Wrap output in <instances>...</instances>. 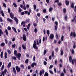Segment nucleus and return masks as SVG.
Here are the masks:
<instances>
[{
    "mask_svg": "<svg viewBox=\"0 0 76 76\" xmlns=\"http://www.w3.org/2000/svg\"><path fill=\"white\" fill-rule=\"evenodd\" d=\"M22 47L24 50H25V49H26V47H25L24 45L23 44L22 45Z\"/></svg>",
    "mask_w": 76,
    "mask_h": 76,
    "instance_id": "obj_34",
    "label": "nucleus"
},
{
    "mask_svg": "<svg viewBox=\"0 0 76 76\" xmlns=\"http://www.w3.org/2000/svg\"><path fill=\"white\" fill-rule=\"evenodd\" d=\"M3 4V6L4 7H6V4H5L4 3Z\"/></svg>",
    "mask_w": 76,
    "mask_h": 76,
    "instance_id": "obj_48",
    "label": "nucleus"
},
{
    "mask_svg": "<svg viewBox=\"0 0 76 76\" xmlns=\"http://www.w3.org/2000/svg\"><path fill=\"white\" fill-rule=\"evenodd\" d=\"M14 54L16 56V58L19 60H20V57H21V54L20 53H17V50H15L14 52Z\"/></svg>",
    "mask_w": 76,
    "mask_h": 76,
    "instance_id": "obj_1",
    "label": "nucleus"
},
{
    "mask_svg": "<svg viewBox=\"0 0 76 76\" xmlns=\"http://www.w3.org/2000/svg\"><path fill=\"white\" fill-rule=\"evenodd\" d=\"M12 29L16 33H17V31H16V29L15 28V27H12Z\"/></svg>",
    "mask_w": 76,
    "mask_h": 76,
    "instance_id": "obj_16",
    "label": "nucleus"
},
{
    "mask_svg": "<svg viewBox=\"0 0 76 76\" xmlns=\"http://www.w3.org/2000/svg\"><path fill=\"white\" fill-rule=\"evenodd\" d=\"M44 72H45V71L44 70H42H42L40 71L39 73V75L40 76H42V74H44Z\"/></svg>",
    "mask_w": 76,
    "mask_h": 76,
    "instance_id": "obj_10",
    "label": "nucleus"
},
{
    "mask_svg": "<svg viewBox=\"0 0 76 76\" xmlns=\"http://www.w3.org/2000/svg\"><path fill=\"white\" fill-rule=\"evenodd\" d=\"M44 76H48V73L47 72H46L44 75Z\"/></svg>",
    "mask_w": 76,
    "mask_h": 76,
    "instance_id": "obj_33",
    "label": "nucleus"
},
{
    "mask_svg": "<svg viewBox=\"0 0 76 76\" xmlns=\"http://www.w3.org/2000/svg\"><path fill=\"white\" fill-rule=\"evenodd\" d=\"M56 39H58V35L57 33L56 34Z\"/></svg>",
    "mask_w": 76,
    "mask_h": 76,
    "instance_id": "obj_49",
    "label": "nucleus"
},
{
    "mask_svg": "<svg viewBox=\"0 0 76 76\" xmlns=\"http://www.w3.org/2000/svg\"><path fill=\"white\" fill-rule=\"evenodd\" d=\"M21 47H19L18 48V50L19 51H21Z\"/></svg>",
    "mask_w": 76,
    "mask_h": 76,
    "instance_id": "obj_61",
    "label": "nucleus"
},
{
    "mask_svg": "<svg viewBox=\"0 0 76 76\" xmlns=\"http://www.w3.org/2000/svg\"><path fill=\"white\" fill-rule=\"evenodd\" d=\"M39 39H40L39 40V44L41 43V36H39Z\"/></svg>",
    "mask_w": 76,
    "mask_h": 76,
    "instance_id": "obj_15",
    "label": "nucleus"
},
{
    "mask_svg": "<svg viewBox=\"0 0 76 76\" xmlns=\"http://www.w3.org/2000/svg\"><path fill=\"white\" fill-rule=\"evenodd\" d=\"M0 12L1 13L2 16L4 17V12H3V11H1Z\"/></svg>",
    "mask_w": 76,
    "mask_h": 76,
    "instance_id": "obj_21",
    "label": "nucleus"
},
{
    "mask_svg": "<svg viewBox=\"0 0 76 76\" xmlns=\"http://www.w3.org/2000/svg\"><path fill=\"white\" fill-rule=\"evenodd\" d=\"M47 53V50H45L43 52V55L44 56H45V54H46V53Z\"/></svg>",
    "mask_w": 76,
    "mask_h": 76,
    "instance_id": "obj_29",
    "label": "nucleus"
},
{
    "mask_svg": "<svg viewBox=\"0 0 76 76\" xmlns=\"http://www.w3.org/2000/svg\"><path fill=\"white\" fill-rule=\"evenodd\" d=\"M53 7H50L49 10V12H51V11L53 10Z\"/></svg>",
    "mask_w": 76,
    "mask_h": 76,
    "instance_id": "obj_30",
    "label": "nucleus"
},
{
    "mask_svg": "<svg viewBox=\"0 0 76 76\" xmlns=\"http://www.w3.org/2000/svg\"><path fill=\"white\" fill-rule=\"evenodd\" d=\"M20 67H22L23 69H24L25 67L24 66V65H21Z\"/></svg>",
    "mask_w": 76,
    "mask_h": 76,
    "instance_id": "obj_60",
    "label": "nucleus"
},
{
    "mask_svg": "<svg viewBox=\"0 0 76 76\" xmlns=\"http://www.w3.org/2000/svg\"><path fill=\"white\" fill-rule=\"evenodd\" d=\"M43 12L44 13H45L47 12V10L45 9H43Z\"/></svg>",
    "mask_w": 76,
    "mask_h": 76,
    "instance_id": "obj_36",
    "label": "nucleus"
},
{
    "mask_svg": "<svg viewBox=\"0 0 76 76\" xmlns=\"http://www.w3.org/2000/svg\"><path fill=\"white\" fill-rule=\"evenodd\" d=\"M33 48L35 49V50H38V48L37 46V42L35 41H34V43L33 45Z\"/></svg>",
    "mask_w": 76,
    "mask_h": 76,
    "instance_id": "obj_3",
    "label": "nucleus"
},
{
    "mask_svg": "<svg viewBox=\"0 0 76 76\" xmlns=\"http://www.w3.org/2000/svg\"><path fill=\"white\" fill-rule=\"evenodd\" d=\"M52 67H53V65H50V66L49 68V69H52Z\"/></svg>",
    "mask_w": 76,
    "mask_h": 76,
    "instance_id": "obj_62",
    "label": "nucleus"
},
{
    "mask_svg": "<svg viewBox=\"0 0 76 76\" xmlns=\"http://www.w3.org/2000/svg\"><path fill=\"white\" fill-rule=\"evenodd\" d=\"M60 52H61V56H63L64 54L63 50L61 49L60 50Z\"/></svg>",
    "mask_w": 76,
    "mask_h": 76,
    "instance_id": "obj_18",
    "label": "nucleus"
},
{
    "mask_svg": "<svg viewBox=\"0 0 76 76\" xmlns=\"http://www.w3.org/2000/svg\"><path fill=\"white\" fill-rule=\"evenodd\" d=\"M23 39L24 41H26V35H25V34H23Z\"/></svg>",
    "mask_w": 76,
    "mask_h": 76,
    "instance_id": "obj_7",
    "label": "nucleus"
},
{
    "mask_svg": "<svg viewBox=\"0 0 76 76\" xmlns=\"http://www.w3.org/2000/svg\"><path fill=\"white\" fill-rule=\"evenodd\" d=\"M4 65H3L1 66V70H3V69H4Z\"/></svg>",
    "mask_w": 76,
    "mask_h": 76,
    "instance_id": "obj_37",
    "label": "nucleus"
},
{
    "mask_svg": "<svg viewBox=\"0 0 76 76\" xmlns=\"http://www.w3.org/2000/svg\"><path fill=\"white\" fill-rule=\"evenodd\" d=\"M24 31H26V32H28V29H27V28H24Z\"/></svg>",
    "mask_w": 76,
    "mask_h": 76,
    "instance_id": "obj_63",
    "label": "nucleus"
},
{
    "mask_svg": "<svg viewBox=\"0 0 76 76\" xmlns=\"http://www.w3.org/2000/svg\"><path fill=\"white\" fill-rule=\"evenodd\" d=\"M74 61L75 63V66H76V59H72V64L74 65Z\"/></svg>",
    "mask_w": 76,
    "mask_h": 76,
    "instance_id": "obj_8",
    "label": "nucleus"
},
{
    "mask_svg": "<svg viewBox=\"0 0 76 76\" xmlns=\"http://www.w3.org/2000/svg\"><path fill=\"white\" fill-rule=\"evenodd\" d=\"M73 48L74 49H75V48H76V45H75V42H74Z\"/></svg>",
    "mask_w": 76,
    "mask_h": 76,
    "instance_id": "obj_47",
    "label": "nucleus"
},
{
    "mask_svg": "<svg viewBox=\"0 0 76 76\" xmlns=\"http://www.w3.org/2000/svg\"><path fill=\"white\" fill-rule=\"evenodd\" d=\"M28 62H29V59H26V60L25 61V63H26V64L28 63Z\"/></svg>",
    "mask_w": 76,
    "mask_h": 76,
    "instance_id": "obj_40",
    "label": "nucleus"
},
{
    "mask_svg": "<svg viewBox=\"0 0 76 76\" xmlns=\"http://www.w3.org/2000/svg\"><path fill=\"white\" fill-rule=\"evenodd\" d=\"M7 57V52H5L4 53V58L6 59Z\"/></svg>",
    "mask_w": 76,
    "mask_h": 76,
    "instance_id": "obj_24",
    "label": "nucleus"
},
{
    "mask_svg": "<svg viewBox=\"0 0 76 76\" xmlns=\"http://www.w3.org/2000/svg\"><path fill=\"white\" fill-rule=\"evenodd\" d=\"M3 34V31L1 30V29H0V36H1V34Z\"/></svg>",
    "mask_w": 76,
    "mask_h": 76,
    "instance_id": "obj_25",
    "label": "nucleus"
},
{
    "mask_svg": "<svg viewBox=\"0 0 76 76\" xmlns=\"http://www.w3.org/2000/svg\"><path fill=\"white\" fill-rule=\"evenodd\" d=\"M63 12L64 13H66V8H64L63 9Z\"/></svg>",
    "mask_w": 76,
    "mask_h": 76,
    "instance_id": "obj_38",
    "label": "nucleus"
},
{
    "mask_svg": "<svg viewBox=\"0 0 76 76\" xmlns=\"http://www.w3.org/2000/svg\"><path fill=\"white\" fill-rule=\"evenodd\" d=\"M10 16L11 19H14V14H13L11 12L10 14Z\"/></svg>",
    "mask_w": 76,
    "mask_h": 76,
    "instance_id": "obj_13",
    "label": "nucleus"
},
{
    "mask_svg": "<svg viewBox=\"0 0 76 76\" xmlns=\"http://www.w3.org/2000/svg\"><path fill=\"white\" fill-rule=\"evenodd\" d=\"M15 68L17 71V72H20V68L18 66H16Z\"/></svg>",
    "mask_w": 76,
    "mask_h": 76,
    "instance_id": "obj_5",
    "label": "nucleus"
},
{
    "mask_svg": "<svg viewBox=\"0 0 76 76\" xmlns=\"http://www.w3.org/2000/svg\"><path fill=\"white\" fill-rule=\"evenodd\" d=\"M54 51H53L52 53V57H53L54 56Z\"/></svg>",
    "mask_w": 76,
    "mask_h": 76,
    "instance_id": "obj_58",
    "label": "nucleus"
},
{
    "mask_svg": "<svg viewBox=\"0 0 76 76\" xmlns=\"http://www.w3.org/2000/svg\"><path fill=\"white\" fill-rule=\"evenodd\" d=\"M75 9H74V12L76 13V6H75Z\"/></svg>",
    "mask_w": 76,
    "mask_h": 76,
    "instance_id": "obj_64",
    "label": "nucleus"
},
{
    "mask_svg": "<svg viewBox=\"0 0 76 76\" xmlns=\"http://www.w3.org/2000/svg\"><path fill=\"white\" fill-rule=\"evenodd\" d=\"M71 7L72 8H73L74 7V4L73 3H72L71 5Z\"/></svg>",
    "mask_w": 76,
    "mask_h": 76,
    "instance_id": "obj_42",
    "label": "nucleus"
},
{
    "mask_svg": "<svg viewBox=\"0 0 76 76\" xmlns=\"http://www.w3.org/2000/svg\"><path fill=\"white\" fill-rule=\"evenodd\" d=\"M49 37L50 39H53V38H54V34H51Z\"/></svg>",
    "mask_w": 76,
    "mask_h": 76,
    "instance_id": "obj_14",
    "label": "nucleus"
},
{
    "mask_svg": "<svg viewBox=\"0 0 76 76\" xmlns=\"http://www.w3.org/2000/svg\"><path fill=\"white\" fill-rule=\"evenodd\" d=\"M66 6H69L70 4V2L68 0H66L65 1Z\"/></svg>",
    "mask_w": 76,
    "mask_h": 76,
    "instance_id": "obj_12",
    "label": "nucleus"
},
{
    "mask_svg": "<svg viewBox=\"0 0 76 76\" xmlns=\"http://www.w3.org/2000/svg\"><path fill=\"white\" fill-rule=\"evenodd\" d=\"M14 20H15L16 24H18V19L16 17H15L14 18Z\"/></svg>",
    "mask_w": 76,
    "mask_h": 76,
    "instance_id": "obj_11",
    "label": "nucleus"
},
{
    "mask_svg": "<svg viewBox=\"0 0 76 76\" xmlns=\"http://www.w3.org/2000/svg\"><path fill=\"white\" fill-rule=\"evenodd\" d=\"M7 10L8 13H10V8H8Z\"/></svg>",
    "mask_w": 76,
    "mask_h": 76,
    "instance_id": "obj_56",
    "label": "nucleus"
},
{
    "mask_svg": "<svg viewBox=\"0 0 76 76\" xmlns=\"http://www.w3.org/2000/svg\"><path fill=\"white\" fill-rule=\"evenodd\" d=\"M46 33L48 34V37L50 35V31L49 30H47Z\"/></svg>",
    "mask_w": 76,
    "mask_h": 76,
    "instance_id": "obj_32",
    "label": "nucleus"
},
{
    "mask_svg": "<svg viewBox=\"0 0 76 76\" xmlns=\"http://www.w3.org/2000/svg\"><path fill=\"white\" fill-rule=\"evenodd\" d=\"M34 8V10H36V5L34 4L33 6Z\"/></svg>",
    "mask_w": 76,
    "mask_h": 76,
    "instance_id": "obj_52",
    "label": "nucleus"
},
{
    "mask_svg": "<svg viewBox=\"0 0 76 76\" xmlns=\"http://www.w3.org/2000/svg\"><path fill=\"white\" fill-rule=\"evenodd\" d=\"M55 51L56 53H57L58 52V48H56L55 49Z\"/></svg>",
    "mask_w": 76,
    "mask_h": 76,
    "instance_id": "obj_57",
    "label": "nucleus"
},
{
    "mask_svg": "<svg viewBox=\"0 0 76 76\" xmlns=\"http://www.w3.org/2000/svg\"><path fill=\"white\" fill-rule=\"evenodd\" d=\"M5 31L6 35H9V33L8 32V31H7V29H6L5 30Z\"/></svg>",
    "mask_w": 76,
    "mask_h": 76,
    "instance_id": "obj_27",
    "label": "nucleus"
},
{
    "mask_svg": "<svg viewBox=\"0 0 76 76\" xmlns=\"http://www.w3.org/2000/svg\"><path fill=\"white\" fill-rule=\"evenodd\" d=\"M3 51H2L1 53V58H3Z\"/></svg>",
    "mask_w": 76,
    "mask_h": 76,
    "instance_id": "obj_26",
    "label": "nucleus"
},
{
    "mask_svg": "<svg viewBox=\"0 0 76 76\" xmlns=\"http://www.w3.org/2000/svg\"><path fill=\"white\" fill-rule=\"evenodd\" d=\"M13 59L15 60H16V58L15 56H14L12 58V60H13Z\"/></svg>",
    "mask_w": 76,
    "mask_h": 76,
    "instance_id": "obj_44",
    "label": "nucleus"
},
{
    "mask_svg": "<svg viewBox=\"0 0 76 76\" xmlns=\"http://www.w3.org/2000/svg\"><path fill=\"white\" fill-rule=\"evenodd\" d=\"M15 47H16V44H14V45H12V48H15Z\"/></svg>",
    "mask_w": 76,
    "mask_h": 76,
    "instance_id": "obj_41",
    "label": "nucleus"
},
{
    "mask_svg": "<svg viewBox=\"0 0 76 76\" xmlns=\"http://www.w3.org/2000/svg\"><path fill=\"white\" fill-rule=\"evenodd\" d=\"M29 21H30V19H26L25 20V21H23L21 23V25H23V27H25V23H29Z\"/></svg>",
    "mask_w": 76,
    "mask_h": 76,
    "instance_id": "obj_2",
    "label": "nucleus"
},
{
    "mask_svg": "<svg viewBox=\"0 0 76 76\" xmlns=\"http://www.w3.org/2000/svg\"><path fill=\"white\" fill-rule=\"evenodd\" d=\"M10 66H11V62H10L9 63L8 65L7 66V67L8 68H10Z\"/></svg>",
    "mask_w": 76,
    "mask_h": 76,
    "instance_id": "obj_20",
    "label": "nucleus"
},
{
    "mask_svg": "<svg viewBox=\"0 0 76 76\" xmlns=\"http://www.w3.org/2000/svg\"><path fill=\"white\" fill-rule=\"evenodd\" d=\"M69 59L70 62H72V57L70 56L69 58Z\"/></svg>",
    "mask_w": 76,
    "mask_h": 76,
    "instance_id": "obj_28",
    "label": "nucleus"
},
{
    "mask_svg": "<svg viewBox=\"0 0 76 76\" xmlns=\"http://www.w3.org/2000/svg\"><path fill=\"white\" fill-rule=\"evenodd\" d=\"M37 63H36L35 62H33L32 64H31V66L32 67H34L35 66H37Z\"/></svg>",
    "mask_w": 76,
    "mask_h": 76,
    "instance_id": "obj_9",
    "label": "nucleus"
},
{
    "mask_svg": "<svg viewBox=\"0 0 76 76\" xmlns=\"http://www.w3.org/2000/svg\"><path fill=\"white\" fill-rule=\"evenodd\" d=\"M5 45V43L4 42H2L0 45V46L1 47H4Z\"/></svg>",
    "mask_w": 76,
    "mask_h": 76,
    "instance_id": "obj_22",
    "label": "nucleus"
},
{
    "mask_svg": "<svg viewBox=\"0 0 76 76\" xmlns=\"http://www.w3.org/2000/svg\"><path fill=\"white\" fill-rule=\"evenodd\" d=\"M13 5L15 7H17V5H16V4L14 2L13 3Z\"/></svg>",
    "mask_w": 76,
    "mask_h": 76,
    "instance_id": "obj_31",
    "label": "nucleus"
},
{
    "mask_svg": "<svg viewBox=\"0 0 76 76\" xmlns=\"http://www.w3.org/2000/svg\"><path fill=\"white\" fill-rule=\"evenodd\" d=\"M64 37V36L63 35H62L61 37V41H63V38Z\"/></svg>",
    "mask_w": 76,
    "mask_h": 76,
    "instance_id": "obj_46",
    "label": "nucleus"
},
{
    "mask_svg": "<svg viewBox=\"0 0 76 76\" xmlns=\"http://www.w3.org/2000/svg\"><path fill=\"white\" fill-rule=\"evenodd\" d=\"M7 52L9 54H11V51L10 50H8Z\"/></svg>",
    "mask_w": 76,
    "mask_h": 76,
    "instance_id": "obj_59",
    "label": "nucleus"
},
{
    "mask_svg": "<svg viewBox=\"0 0 76 76\" xmlns=\"http://www.w3.org/2000/svg\"><path fill=\"white\" fill-rule=\"evenodd\" d=\"M34 31L35 33H37V28H35L34 29Z\"/></svg>",
    "mask_w": 76,
    "mask_h": 76,
    "instance_id": "obj_51",
    "label": "nucleus"
},
{
    "mask_svg": "<svg viewBox=\"0 0 76 76\" xmlns=\"http://www.w3.org/2000/svg\"><path fill=\"white\" fill-rule=\"evenodd\" d=\"M64 76V74L63 72H62V73L61 74L60 76Z\"/></svg>",
    "mask_w": 76,
    "mask_h": 76,
    "instance_id": "obj_53",
    "label": "nucleus"
},
{
    "mask_svg": "<svg viewBox=\"0 0 76 76\" xmlns=\"http://www.w3.org/2000/svg\"><path fill=\"white\" fill-rule=\"evenodd\" d=\"M37 15L38 17H40L41 16V14L39 13H38L37 14Z\"/></svg>",
    "mask_w": 76,
    "mask_h": 76,
    "instance_id": "obj_55",
    "label": "nucleus"
},
{
    "mask_svg": "<svg viewBox=\"0 0 76 76\" xmlns=\"http://www.w3.org/2000/svg\"><path fill=\"white\" fill-rule=\"evenodd\" d=\"M42 20L43 21V22H44V23H45V21H46V19H45V18H42Z\"/></svg>",
    "mask_w": 76,
    "mask_h": 76,
    "instance_id": "obj_39",
    "label": "nucleus"
},
{
    "mask_svg": "<svg viewBox=\"0 0 76 76\" xmlns=\"http://www.w3.org/2000/svg\"><path fill=\"white\" fill-rule=\"evenodd\" d=\"M49 72L50 74H54V73L53 71L50 70H49Z\"/></svg>",
    "mask_w": 76,
    "mask_h": 76,
    "instance_id": "obj_43",
    "label": "nucleus"
},
{
    "mask_svg": "<svg viewBox=\"0 0 76 76\" xmlns=\"http://www.w3.org/2000/svg\"><path fill=\"white\" fill-rule=\"evenodd\" d=\"M13 73L14 74H16V69H15V68L13 67Z\"/></svg>",
    "mask_w": 76,
    "mask_h": 76,
    "instance_id": "obj_17",
    "label": "nucleus"
},
{
    "mask_svg": "<svg viewBox=\"0 0 76 76\" xmlns=\"http://www.w3.org/2000/svg\"><path fill=\"white\" fill-rule=\"evenodd\" d=\"M71 53L72 54H73L75 53V50H74L72 49V50Z\"/></svg>",
    "mask_w": 76,
    "mask_h": 76,
    "instance_id": "obj_54",
    "label": "nucleus"
},
{
    "mask_svg": "<svg viewBox=\"0 0 76 76\" xmlns=\"http://www.w3.org/2000/svg\"><path fill=\"white\" fill-rule=\"evenodd\" d=\"M22 11V9L20 8V7H19V10H18L19 12V13H20V12H21Z\"/></svg>",
    "mask_w": 76,
    "mask_h": 76,
    "instance_id": "obj_35",
    "label": "nucleus"
},
{
    "mask_svg": "<svg viewBox=\"0 0 76 76\" xmlns=\"http://www.w3.org/2000/svg\"><path fill=\"white\" fill-rule=\"evenodd\" d=\"M55 24L56 25H55V29L56 30V31H57V27H58V22L57 21H55Z\"/></svg>",
    "mask_w": 76,
    "mask_h": 76,
    "instance_id": "obj_6",
    "label": "nucleus"
},
{
    "mask_svg": "<svg viewBox=\"0 0 76 76\" xmlns=\"http://www.w3.org/2000/svg\"><path fill=\"white\" fill-rule=\"evenodd\" d=\"M73 36L74 38H75V37H76V34L75 32H74L73 33V32H71L70 37H73Z\"/></svg>",
    "mask_w": 76,
    "mask_h": 76,
    "instance_id": "obj_4",
    "label": "nucleus"
},
{
    "mask_svg": "<svg viewBox=\"0 0 76 76\" xmlns=\"http://www.w3.org/2000/svg\"><path fill=\"white\" fill-rule=\"evenodd\" d=\"M7 20L10 22H12V21H13V20H12L10 19V18H7Z\"/></svg>",
    "mask_w": 76,
    "mask_h": 76,
    "instance_id": "obj_19",
    "label": "nucleus"
},
{
    "mask_svg": "<svg viewBox=\"0 0 76 76\" xmlns=\"http://www.w3.org/2000/svg\"><path fill=\"white\" fill-rule=\"evenodd\" d=\"M7 29L8 31L10 30H11V27H10L9 26L7 27Z\"/></svg>",
    "mask_w": 76,
    "mask_h": 76,
    "instance_id": "obj_45",
    "label": "nucleus"
},
{
    "mask_svg": "<svg viewBox=\"0 0 76 76\" xmlns=\"http://www.w3.org/2000/svg\"><path fill=\"white\" fill-rule=\"evenodd\" d=\"M43 64H44V65H45V66L46 65H47V62L46 61H44L43 62Z\"/></svg>",
    "mask_w": 76,
    "mask_h": 76,
    "instance_id": "obj_50",
    "label": "nucleus"
},
{
    "mask_svg": "<svg viewBox=\"0 0 76 76\" xmlns=\"http://www.w3.org/2000/svg\"><path fill=\"white\" fill-rule=\"evenodd\" d=\"M64 19L65 20H66V21H67V15H66L65 16Z\"/></svg>",
    "mask_w": 76,
    "mask_h": 76,
    "instance_id": "obj_23",
    "label": "nucleus"
}]
</instances>
